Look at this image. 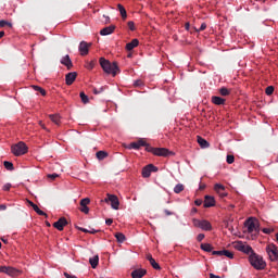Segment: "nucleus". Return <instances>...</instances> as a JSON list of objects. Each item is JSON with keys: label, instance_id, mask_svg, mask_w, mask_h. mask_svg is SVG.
Masks as SVG:
<instances>
[{"label": "nucleus", "instance_id": "nucleus-1", "mask_svg": "<svg viewBox=\"0 0 278 278\" xmlns=\"http://www.w3.org/2000/svg\"><path fill=\"white\" fill-rule=\"evenodd\" d=\"M100 66L106 73L108 75H112L113 77H116L118 75V64L116 62H110L105 60V58H100Z\"/></svg>", "mask_w": 278, "mask_h": 278}, {"label": "nucleus", "instance_id": "nucleus-2", "mask_svg": "<svg viewBox=\"0 0 278 278\" xmlns=\"http://www.w3.org/2000/svg\"><path fill=\"white\" fill-rule=\"evenodd\" d=\"M249 262L255 270H265L266 269V261L257 253H253L249 255Z\"/></svg>", "mask_w": 278, "mask_h": 278}, {"label": "nucleus", "instance_id": "nucleus-3", "mask_svg": "<svg viewBox=\"0 0 278 278\" xmlns=\"http://www.w3.org/2000/svg\"><path fill=\"white\" fill-rule=\"evenodd\" d=\"M193 227L197 229H202V231H212V223L207 219H192Z\"/></svg>", "mask_w": 278, "mask_h": 278}, {"label": "nucleus", "instance_id": "nucleus-4", "mask_svg": "<svg viewBox=\"0 0 278 278\" xmlns=\"http://www.w3.org/2000/svg\"><path fill=\"white\" fill-rule=\"evenodd\" d=\"M244 227L248 228V233H253V231H260V220L255 217H249L244 222Z\"/></svg>", "mask_w": 278, "mask_h": 278}, {"label": "nucleus", "instance_id": "nucleus-5", "mask_svg": "<svg viewBox=\"0 0 278 278\" xmlns=\"http://www.w3.org/2000/svg\"><path fill=\"white\" fill-rule=\"evenodd\" d=\"M11 151L13 153V155H25V153H27L28 148L27 144H25V142L20 141L16 144L11 147Z\"/></svg>", "mask_w": 278, "mask_h": 278}, {"label": "nucleus", "instance_id": "nucleus-6", "mask_svg": "<svg viewBox=\"0 0 278 278\" xmlns=\"http://www.w3.org/2000/svg\"><path fill=\"white\" fill-rule=\"evenodd\" d=\"M0 273H3L4 275H9V277H18V275H22L23 271L12 266H0Z\"/></svg>", "mask_w": 278, "mask_h": 278}, {"label": "nucleus", "instance_id": "nucleus-7", "mask_svg": "<svg viewBox=\"0 0 278 278\" xmlns=\"http://www.w3.org/2000/svg\"><path fill=\"white\" fill-rule=\"evenodd\" d=\"M266 253L269 255L270 262H278V249L274 243L266 247Z\"/></svg>", "mask_w": 278, "mask_h": 278}, {"label": "nucleus", "instance_id": "nucleus-8", "mask_svg": "<svg viewBox=\"0 0 278 278\" xmlns=\"http://www.w3.org/2000/svg\"><path fill=\"white\" fill-rule=\"evenodd\" d=\"M106 199H104L105 203H109V201L111 202V207L113 210H118V207H121V201L118 200V195L116 194H106Z\"/></svg>", "mask_w": 278, "mask_h": 278}, {"label": "nucleus", "instance_id": "nucleus-9", "mask_svg": "<svg viewBox=\"0 0 278 278\" xmlns=\"http://www.w3.org/2000/svg\"><path fill=\"white\" fill-rule=\"evenodd\" d=\"M66 225H68V219H66V217H61L58 222H54L52 224V227H54V229H58V231H64Z\"/></svg>", "mask_w": 278, "mask_h": 278}, {"label": "nucleus", "instance_id": "nucleus-10", "mask_svg": "<svg viewBox=\"0 0 278 278\" xmlns=\"http://www.w3.org/2000/svg\"><path fill=\"white\" fill-rule=\"evenodd\" d=\"M90 198H84L80 200V207L79 211L83 212V214H90Z\"/></svg>", "mask_w": 278, "mask_h": 278}, {"label": "nucleus", "instance_id": "nucleus-11", "mask_svg": "<svg viewBox=\"0 0 278 278\" xmlns=\"http://www.w3.org/2000/svg\"><path fill=\"white\" fill-rule=\"evenodd\" d=\"M214 190L216 191V193L218 194V197L220 199H225V197H228V193H227L225 187L220 184H215Z\"/></svg>", "mask_w": 278, "mask_h": 278}, {"label": "nucleus", "instance_id": "nucleus-12", "mask_svg": "<svg viewBox=\"0 0 278 278\" xmlns=\"http://www.w3.org/2000/svg\"><path fill=\"white\" fill-rule=\"evenodd\" d=\"M160 168L153 164H148L142 168L141 175H151V173H157Z\"/></svg>", "mask_w": 278, "mask_h": 278}, {"label": "nucleus", "instance_id": "nucleus-13", "mask_svg": "<svg viewBox=\"0 0 278 278\" xmlns=\"http://www.w3.org/2000/svg\"><path fill=\"white\" fill-rule=\"evenodd\" d=\"M215 206H216V199H214V197L212 195H205L203 207L207 208V207H215Z\"/></svg>", "mask_w": 278, "mask_h": 278}, {"label": "nucleus", "instance_id": "nucleus-14", "mask_svg": "<svg viewBox=\"0 0 278 278\" xmlns=\"http://www.w3.org/2000/svg\"><path fill=\"white\" fill-rule=\"evenodd\" d=\"M92 43H88L86 41H81L79 43V52H80V55H88V52H89V49L91 47Z\"/></svg>", "mask_w": 278, "mask_h": 278}, {"label": "nucleus", "instance_id": "nucleus-15", "mask_svg": "<svg viewBox=\"0 0 278 278\" xmlns=\"http://www.w3.org/2000/svg\"><path fill=\"white\" fill-rule=\"evenodd\" d=\"M154 155H157L159 157H168V155H170V151L166 148H155Z\"/></svg>", "mask_w": 278, "mask_h": 278}, {"label": "nucleus", "instance_id": "nucleus-16", "mask_svg": "<svg viewBox=\"0 0 278 278\" xmlns=\"http://www.w3.org/2000/svg\"><path fill=\"white\" fill-rule=\"evenodd\" d=\"M140 147H147V141H144V139H139L138 141L129 143L127 149L138 150V149H140Z\"/></svg>", "mask_w": 278, "mask_h": 278}, {"label": "nucleus", "instance_id": "nucleus-17", "mask_svg": "<svg viewBox=\"0 0 278 278\" xmlns=\"http://www.w3.org/2000/svg\"><path fill=\"white\" fill-rule=\"evenodd\" d=\"M75 79H77L76 72H71V73L66 74V76H65V83L67 86H73Z\"/></svg>", "mask_w": 278, "mask_h": 278}, {"label": "nucleus", "instance_id": "nucleus-18", "mask_svg": "<svg viewBox=\"0 0 278 278\" xmlns=\"http://www.w3.org/2000/svg\"><path fill=\"white\" fill-rule=\"evenodd\" d=\"M61 64H63V66H66L67 71H71V68H73V61H71V56L68 54L61 59Z\"/></svg>", "mask_w": 278, "mask_h": 278}, {"label": "nucleus", "instance_id": "nucleus-19", "mask_svg": "<svg viewBox=\"0 0 278 278\" xmlns=\"http://www.w3.org/2000/svg\"><path fill=\"white\" fill-rule=\"evenodd\" d=\"M144 275H147V269L144 268H138L131 271L132 278H142Z\"/></svg>", "mask_w": 278, "mask_h": 278}, {"label": "nucleus", "instance_id": "nucleus-20", "mask_svg": "<svg viewBox=\"0 0 278 278\" xmlns=\"http://www.w3.org/2000/svg\"><path fill=\"white\" fill-rule=\"evenodd\" d=\"M147 260L148 262H150L152 268H154V270H162V267L160 266V264L157 262H155V258H153V256L151 254H147Z\"/></svg>", "mask_w": 278, "mask_h": 278}, {"label": "nucleus", "instance_id": "nucleus-21", "mask_svg": "<svg viewBox=\"0 0 278 278\" xmlns=\"http://www.w3.org/2000/svg\"><path fill=\"white\" fill-rule=\"evenodd\" d=\"M114 29H116L114 25L104 27L100 30V36H110V34H114Z\"/></svg>", "mask_w": 278, "mask_h": 278}, {"label": "nucleus", "instance_id": "nucleus-22", "mask_svg": "<svg viewBox=\"0 0 278 278\" xmlns=\"http://www.w3.org/2000/svg\"><path fill=\"white\" fill-rule=\"evenodd\" d=\"M138 45H140V41H138V39H132L126 45V51H134Z\"/></svg>", "mask_w": 278, "mask_h": 278}, {"label": "nucleus", "instance_id": "nucleus-23", "mask_svg": "<svg viewBox=\"0 0 278 278\" xmlns=\"http://www.w3.org/2000/svg\"><path fill=\"white\" fill-rule=\"evenodd\" d=\"M225 99L220 98L218 96H213L212 97V103H214L215 105H225Z\"/></svg>", "mask_w": 278, "mask_h": 278}, {"label": "nucleus", "instance_id": "nucleus-24", "mask_svg": "<svg viewBox=\"0 0 278 278\" xmlns=\"http://www.w3.org/2000/svg\"><path fill=\"white\" fill-rule=\"evenodd\" d=\"M198 144H200L201 149L210 148V142H207V140L203 139L201 136H198Z\"/></svg>", "mask_w": 278, "mask_h": 278}, {"label": "nucleus", "instance_id": "nucleus-25", "mask_svg": "<svg viewBox=\"0 0 278 278\" xmlns=\"http://www.w3.org/2000/svg\"><path fill=\"white\" fill-rule=\"evenodd\" d=\"M200 248L202 251H205V253H212L214 251V247H212L211 243H201Z\"/></svg>", "mask_w": 278, "mask_h": 278}, {"label": "nucleus", "instance_id": "nucleus-26", "mask_svg": "<svg viewBox=\"0 0 278 278\" xmlns=\"http://www.w3.org/2000/svg\"><path fill=\"white\" fill-rule=\"evenodd\" d=\"M31 207L34 212L38 214V216H45V218H49V215L45 211L40 210V207H38L37 204L33 205Z\"/></svg>", "mask_w": 278, "mask_h": 278}, {"label": "nucleus", "instance_id": "nucleus-27", "mask_svg": "<svg viewBox=\"0 0 278 278\" xmlns=\"http://www.w3.org/2000/svg\"><path fill=\"white\" fill-rule=\"evenodd\" d=\"M89 264L91 268H97V266H99V255H94L93 257L89 258Z\"/></svg>", "mask_w": 278, "mask_h": 278}, {"label": "nucleus", "instance_id": "nucleus-28", "mask_svg": "<svg viewBox=\"0 0 278 278\" xmlns=\"http://www.w3.org/2000/svg\"><path fill=\"white\" fill-rule=\"evenodd\" d=\"M241 253H245V255H253V253H255V251L253 250V248L251 245L244 244Z\"/></svg>", "mask_w": 278, "mask_h": 278}, {"label": "nucleus", "instance_id": "nucleus-29", "mask_svg": "<svg viewBox=\"0 0 278 278\" xmlns=\"http://www.w3.org/2000/svg\"><path fill=\"white\" fill-rule=\"evenodd\" d=\"M33 89H35L36 92H39L42 97H47V91L42 87L34 85Z\"/></svg>", "mask_w": 278, "mask_h": 278}, {"label": "nucleus", "instance_id": "nucleus-30", "mask_svg": "<svg viewBox=\"0 0 278 278\" xmlns=\"http://www.w3.org/2000/svg\"><path fill=\"white\" fill-rule=\"evenodd\" d=\"M115 238H116L117 242H121V243L125 242V240H126L125 233H123V232H116Z\"/></svg>", "mask_w": 278, "mask_h": 278}, {"label": "nucleus", "instance_id": "nucleus-31", "mask_svg": "<svg viewBox=\"0 0 278 278\" xmlns=\"http://www.w3.org/2000/svg\"><path fill=\"white\" fill-rule=\"evenodd\" d=\"M118 10H119V14L122 16V18H127V11L125 10V7H123L122 4L117 5Z\"/></svg>", "mask_w": 278, "mask_h": 278}, {"label": "nucleus", "instance_id": "nucleus-32", "mask_svg": "<svg viewBox=\"0 0 278 278\" xmlns=\"http://www.w3.org/2000/svg\"><path fill=\"white\" fill-rule=\"evenodd\" d=\"M219 93L222 94V97H229V94H231V91L227 89V87H222L219 89Z\"/></svg>", "mask_w": 278, "mask_h": 278}, {"label": "nucleus", "instance_id": "nucleus-33", "mask_svg": "<svg viewBox=\"0 0 278 278\" xmlns=\"http://www.w3.org/2000/svg\"><path fill=\"white\" fill-rule=\"evenodd\" d=\"M96 157H98V160H105V157H108V152H105V151H98L96 153Z\"/></svg>", "mask_w": 278, "mask_h": 278}, {"label": "nucleus", "instance_id": "nucleus-34", "mask_svg": "<svg viewBox=\"0 0 278 278\" xmlns=\"http://www.w3.org/2000/svg\"><path fill=\"white\" fill-rule=\"evenodd\" d=\"M222 255H225V257H228L229 260H233V252L229 250H222Z\"/></svg>", "mask_w": 278, "mask_h": 278}, {"label": "nucleus", "instance_id": "nucleus-35", "mask_svg": "<svg viewBox=\"0 0 278 278\" xmlns=\"http://www.w3.org/2000/svg\"><path fill=\"white\" fill-rule=\"evenodd\" d=\"M3 166L7 168V170H14V164L10 161H4Z\"/></svg>", "mask_w": 278, "mask_h": 278}, {"label": "nucleus", "instance_id": "nucleus-36", "mask_svg": "<svg viewBox=\"0 0 278 278\" xmlns=\"http://www.w3.org/2000/svg\"><path fill=\"white\" fill-rule=\"evenodd\" d=\"M50 119L52 121V123H54V125H60V115L55 114V115H49Z\"/></svg>", "mask_w": 278, "mask_h": 278}, {"label": "nucleus", "instance_id": "nucleus-37", "mask_svg": "<svg viewBox=\"0 0 278 278\" xmlns=\"http://www.w3.org/2000/svg\"><path fill=\"white\" fill-rule=\"evenodd\" d=\"M184 190H185V187L181 184L176 185L175 188H174V192L176 194H179L180 192H184Z\"/></svg>", "mask_w": 278, "mask_h": 278}, {"label": "nucleus", "instance_id": "nucleus-38", "mask_svg": "<svg viewBox=\"0 0 278 278\" xmlns=\"http://www.w3.org/2000/svg\"><path fill=\"white\" fill-rule=\"evenodd\" d=\"M235 249L237 251H241L242 252L244 250V243L242 241L237 242V244L235 245Z\"/></svg>", "mask_w": 278, "mask_h": 278}, {"label": "nucleus", "instance_id": "nucleus-39", "mask_svg": "<svg viewBox=\"0 0 278 278\" xmlns=\"http://www.w3.org/2000/svg\"><path fill=\"white\" fill-rule=\"evenodd\" d=\"M273 92H275V87H273V86H268L265 89V94H267V97H270V94H273Z\"/></svg>", "mask_w": 278, "mask_h": 278}, {"label": "nucleus", "instance_id": "nucleus-40", "mask_svg": "<svg viewBox=\"0 0 278 278\" xmlns=\"http://www.w3.org/2000/svg\"><path fill=\"white\" fill-rule=\"evenodd\" d=\"M226 162L227 164H233V162H236V156H233L232 154H228L226 157Z\"/></svg>", "mask_w": 278, "mask_h": 278}, {"label": "nucleus", "instance_id": "nucleus-41", "mask_svg": "<svg viewBox=\"0 0 278 278\" xmlns=\"http://www.w3.org/2000/svg\"><path fill=\"white\" fill-rule=\"evenodd\" d=\"M80 99L84 103H88L90 100L88 99V96L84 91L80 92Z\"/></svg>", "mask_w": 278, "mask_h": 278}, {"label": "nucleus", "instance_id": "nucleus-42", "mask_svg": "<svg viewBox=\"0 0 278 278\" xmlns=\"http://www.w3.org/2000/svg\"><path fill=\"white\" fill-rule=\"evenodd\" d=\"M142 86H144V83L142 81V79H138V80H136V81L134 83V87H135V88H140V87H142Z\"/></svg>", "mask_w": 278, "mask_h": 278}, {"label": "nucleus", "instance_id": "nucleus-43", "mask_svg": "<svg viewBox=\"0 0 278 278\" xmlns=\"http://www.w3.org/2000/svg\"><path fill=\"white\" fill-rule=\"evenodd\" d=\"M10 26V27H12V24L10 23V22H8V21H5V20H1L0 21V27H5V26Z\"/></svg>", "mask_w": 278, "mask_h": 278}, {"label": "nucleus", "instance_id": "nucleus-44", "mask_svg": "<svg viewBox=\"0 0 278 278\" xmlns=\"http://www.w3.org/2000/svg\"><path fill=\"white\" fill-rule=\"evenodd\" d=\"M12 188V184L8 182L2 187V190L4 192H10V189Z\"/></svg>", "mask_w": 278, "mask_h": 278}, {"label": "nucleus", "instance_id": "nucleus-45", "mask_svg": "<svg viewBox=\"0 0 278 278\" xmlns=\"http://www.w3.org/2000/svg\"><path fill=\"white\" fill-rule=\"evenodd\" d=\"M94 64H97V61H91L87 64V68L88 71H92V68H94Z\"/></svg>", "mask_w": 278, "mask_h": 278}, {"label": "nucleus", "instance_id": "nucleus-46", "mask_svg": "<svg viewBox=\"0 0 278 278\" xmlns=\"http://www.w3.org/2000/svg\"><path fill=\"white\" fill-rule=\"evenodd\" d=\"M48 181H55V179H58V177H60V175H48Z\"/></svg>", "mask_w": 278, "mask_h": 278}, {"label": "nucleus", "instance_id": "nucleus-47", "mask_svg": "<svg viewBox=\"0 0 278 278\" xmlns=\"http://www.w3.org/2000/svg\"><path fill=\"white\" fill-rule=\"evenodd\" d=\"M203 240H205V233H199V235L197 236V241H198V242H203Z\"/></svg>", "mask_w": 278, "mask_h": 278}, {"label": "nucleus", "instance_id": "nucleus-48", "mask_svg": "<svg viewBox=\"0 0 278 278\" xmlns=\"http://www.w3.org/2000/svg\"><path fill=\"white\" fill-rule=\"evenodd\" d=\"M103 90H105L104 87H101L100 89L93 88V94H101V92H103Z\"/></svg>", "mask_w": 278, "mask_h": 278}, {"label": "nucleus", "instance_id": "nucleus-49", "mask_svg": "<svg viewBox=\"0 0 278 278\" xmlns=\"http://www.w3.org/2000/svg\"><path fill=\"white\" fill-rule=\"evenodd\" d=\"M128 28L130 29V31H136V25L134 24V22H128Z\"/></svg>", "mask_w": 278, "mask_h": 278}, {"label": "nucleus", "instance_id": "nucleus-50", "mask_svg": "<svg viewBox=\"0 0 278 278\" xmlns=\"http://www.w3.org/2000/svg\"><path fill=\"white\" fill-rule=\"evenodd\" d=\"M262 231H263V233L270 235V233H273V231H275V229H273V228H263Z\"/></svg>", "mask_w": 278, "mask_h": 278}, {"label": "nucleus", "instance_id": "nucleus-51", "mask_svg": "<svg viewBox=\"0 0 278 278\" xmlns=\"http://www.w3.org/2000/svg\"><path fill=\"white\" fill-rule=\"evenodd\" d=\"M146 150H147L149 153H153V154H154L155 148H153V147H151V146H149V144L146 143Z\"/></svg>", "mask_w": 278, "mask_h": 278}, {"label": "nucleus", "instance_id": "nucleus-52", "mask_svg": "<svg viewBox=\"0 0 278 278\" xmlns=\"http://www.w3.org/2000/svg\"><path fill=\"white\" fill-rule=\"evenodd\" d=\"M205 29H207V24L202 23L198 31H205Z\"/></svg>", "mask_w": 278, "mask_h": 278}, {"label": "nucleus", "instance_id": "nucleus-53", "mask_svg": "<svg viewBox=\"0 0 278 278\" xmlns=\"http://www.w3.org/2000/svg\"><path fill=\"white\" fill-rule=\"evenodd\" d=\"M194 205H197L198 207L201 206V205H203V200L197 199V200L194 201Z\"/></svg>", "mask_w": 278, "mask_h": 278}, {"label": "nucleus", "instance_id": "nucleus-54", "mask_svg": "<svg viewBox=\"0 0 278 278\" xmlns=\"http://www.w3.org/2000/svg\"><path fill=\"white\" fill-rule=\"evenodd\" d=\"M205 188H207V185H205V182H200L199 190H205Z\"/></svg>", "mask_w": 278, "mask_h": 278}, {"label": "nucleus", "instance_id": "nucleus-55", "mask_svg": "<svg viewBox=\"0 0 278 278\" xmlns=\"http://www.w3.org/2000/svg\"><path fill=\"white\" fill-rule=\"evenodd\" d=\"M76 229H78V231H83V233H89V230L86 228L76 227Z\"/></svg>", "mask_w": 278, "mask_h": 278}, {"label": "nucleus", "instance_id": "nucleus-56", "mask_svg": "<svg viewBox=\"0 0 278 278\" xmlns=\"http://www.w3.org/2000/svg\"><path fill=\"white\" fill-rule=\"evenodd\" d=\"M212 255H223V250H219V251H213L212 252Z\"/></svg>", "mask_w": 278, "mask_h": 278}, {"label": "nucleus", "instance_id": "nucleus-57", "mask_svg": "<svg viewBox=\"0 0 278 278\" xmlns=\"http://www.w3.org/2000/svg\"><path fill=\"white\" fill-rule=\"evenodd\" d=\"M112 223H114V219H112V218L105 219V225H108L109 227H110V225H112Z\"/></svg>", "mask_w": 278, "mask_h": 278}, {"label": "nucleus", "instance_id": "nucleus-58", "mask_svg": "<svg viewBox=\"0 0 278 278\" xmlns=\"http://www.w3.org/2000/svg\"><path fill=\"white\" fill-rule=\"evenodd\" d=\"M185 29H186L187 31H190V29H191L190 23H186V24H185Z\"/></svg>", "mask_w": 278, "mask_h": 278}, {"label": "nucleus", "instance_id": "nucleus-59", "mask_svg": "<svg viewBox=\"0 0 278 278\" xmlns=\"http://www.w3.org/2000/svg\"><path fill=\"white\" fill-rule=\"evenodd\" d=\"M197 212H199V210L197 207H192L191 208V215L193 216V214H197Z\"/></svg>", "mask_w": 278, "mask_h": 278}, {"label": "nucleus", "instance_id": "nucleus-60", "mask_svg": "<svg viewBox=\"0 0 278 278\" xmlns=\"http://www.w3.org/2000/svg\"><path fill=\"white\" fill-rule=\"evenodd\" d=\"M189 31H190V34H194V31H199V29H197V27L193 26V27L190 28Z\"/></svg>", "mask_w": 278, "mask_h": 278}, {"label": "nucleus", "instance_id": "nucleus-61", "mask_svg": "<svg viewBox=\"0 0 278 278\" xmlns=\"http://www.w3.org/2000/svg\"><path fill=\"white\" fill-rule=\"evenodd\" d=\"M99 231H101V230L91 229V230H89V233L94 235V233H99Z\"/></svg>", "mask_w": 278, "mask_h": 278}, {"label": "nucleus", "instance_id": "nucleus-62", "mask_svg": "<svg viewBox=\"0 0 278 278\" xmlns=\"http://www.w3.org/2000/svg\"><path fill=\"white\" fill-rule=\"evenodd\" d=\"M210 278H223V277L216 276V275H214V274H210Z\"/></svg>", "mask_w": 278, "mask_h": 278}, {"label": "nucleus", "instance_id": "nucleus-63", "mask_svg": "<svg viewBox=\"0 0 278 278\" xmlns=\"http://www.w3.org/2000/svg\"><path fill=\"white\" fill-rule=\"evenodd\" d=\"M0 210H8V206L5 204H1Z\"/></svg>", "mask_w": 278, "mask_h": 278}, {"label": "nucleus", "instance_id": "nucleus-64", "mask_svg": "<svg viewBox=\"0 0 278 278\" xmlns=\"http://www.w3.org/2000/svg\"><path fill=\"white\" fill-rule=\"evenodd\" d=\"M80 181H88V178L84 176L83 178H78Z\"/></svg>", "mask_w": 278, "mask_h": 278}]
</instances>
